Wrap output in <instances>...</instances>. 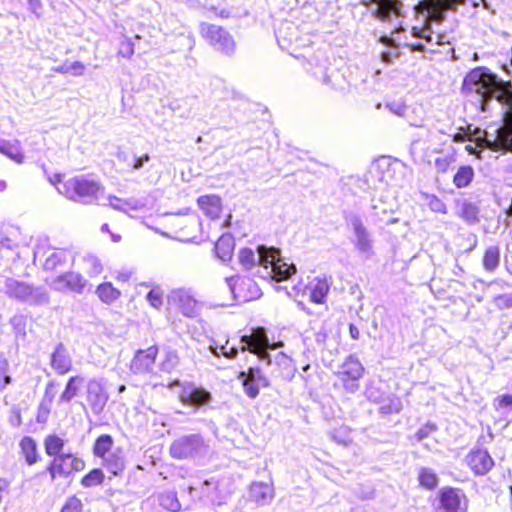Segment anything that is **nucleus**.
<instances>
[{"label":"nucleus","mask_w":512,"mask_h":512,"mask_svg":"<svg viewBox=\"0 0 512 512\" xmlns=\"http://www.w3.org/2000/svg\"><path fill=\"white\" fill-rule=\"evenodd\" d=\"M354 234L356 236V248L365 253H369L372 250V243L369 237V233L362 223V221L358 218L354 219L352 222Z\"/></svg>","instance_id":"nucleus-30"},{"label":"nucleus","mask_w":512,"mask_h":512,"mask_svg":"<svg viewBox=\"0 0 512 512\" xmlns=\"http://www.w3.org/2000/svg\"><path fill=\"white\" fill-rule=\"evenodd\" d=\"M428 205H429L430 209L436 213H440V214L447 213L446 205L442 202L441 199H439L435 195L429 197Z\"/></svg>","instance_id":"nucleus-50"},{"label":"nucleus","mask_w":512,"mask_h":512,"mask_svg":"<svg viewBox=\"0 0 512 512\" xmlns=\"http://www.w3.org/2000/svg\"><path fill=\"white\" fill-rule=\"evenodd\" d=\"M70 69L73 71L74 75H82L85 70V66L82 62L75 61L71 64Z\"/></svg>","instance_id":"nucleus-54"},{"label":"nucleus","mask_w":512,"mask_h":512,"mask_svg":"<svg viewBox=\"0 0 512 512\" xmlns=\"http://www.w3.org/2000/svg\"><path fill=\"white\" fill-rule=\"evenodd\" d=\"M465 0H422L417 8L427 13V18L431 21L442 22L445 18L444 12L454 10Z\"/></svg>","instance_id":"nucleus-11"},{"label":"nucleus","mask_w":512,"mask_h":512,"mask_svg":"<svg viewBox=\"0 0 512 512\" xmlns=\"http://www.w3.org/2000/svg\"><path fill=\"white\" fill-rule=\"evenodd\" d=\"M288 297L293 299L298 308L302 310L307 315H314L313 311L307 307L304 303V298L307 296V285L303 283L302 280H299L297 283L292 284L290 288L284 287Z\"/></svg>","instance_id":"nucleus-28"},{"label":"nucleus","mask_w":512,"mask_h":512,"mask_svg":"<svg viewBox=\"0 0 512 512\" xmlns=\"http://www.w3.org/2000/svg\"><path fill=\"white\" fill-rule=\"evenodd\" d=\"M258 251L262 258V262L270 263L272 265L273 279L282 281L288 278L291 274L296 272V268L292 264H287L281 259H275L273 254L268 255L263 246L258 247Z\"/></svg>","instance_id":"nucleus-18"},{"label":"nucleus","mask_w":512,"mask_h":512,"mask_svg":"<svg viewBox=\"0 0 512 512\" xmlns=\"http://www.w3.org/2000/svg\"><path fill=\"white\" fill-rule=\"evenodd\" d=\"M114 445V439L109 434H101L93 444V455L102 460V465L117 476L125 469V461L122 456L117 453H110Z\"/></svg>","instance_id":"nucleus-4"},{"label":"nucleus","mask_w":512,"mask_h":512,"mask_svg":"<svg viewBox=\"0 0 512 512\" xmlns=\"http://www.w3.org/2000/svg\"><path fill=\"white\" fill-rule=\"evenodd\" d=\"M237 378L241 381L245 394L250 399H255L259 395V388L255 383V379L247 374L245 371H241Z\"/></svg>","instance_id":"nucleus-41"},{"label":"nucleus","mask_w":512,"mask_h":512,"mask_svg":"<svg viewBox=\"0 0 512 512\" xmlns=\"http://www.w3.org/2000/svg\"><path fill=\"white\" fill-rule=\"evenodd\" d=\"M143 163L148 162L150 160V156L148 154H144L139 157Z\"/></svg>","instance_id":"nucleus-62"},{"label":"nucleus","mask_w":512,"mask_h":512,"mask_svg":"<svg viewBox=\"0 0 512 512\" xmlns=\"http://www.w3.org/2000/svg\"><path fill=\"white\" fill-rule=\"evenodd\" d=\"M478 207L471 203L464 201L461 204L459 216L467 222H475L478 219Z\"/></svg>","instance_id":"nucleus-43"},{"label":"nucleus","mask_w":512,"mask_h":512,"mask_svg":"<svg viewBox=\"0 0 512 512\" xmlns=\"http://www.w3.org/2000/svg\"><path fill=\"white\" fill-rule=\"evenodd\" d=\"M201 38L211 46L214 51L224 56H231L236 50V41L225 27L213 23L202 22L199 25Z\"/></svg>","instance_id":"nucleus-3"},{"label":"nucleus","mask_w":512,"mask_h":512,"mask_svg":"<svg viewBox=\"0 0 512 512\" xmlns=\"http://www.w3.org/2000/svg\"><path fill=\"white\" fill-rule=\"evenodd\" d=\"M498 98L499 99L505 98V103L508 104L511 107V112L510 113H512V92L502 91L501 92V96H498Z\"/></svg>","instance_id":"nucleus-56"},{"label":"nucleus","mask_w":512,"mask_h":512,"mask_svg":"<svg viewBox=\"0 0 512 512\" xmlns=\"http://www.w3.org/2000/svg\"><path fill=\"white\" fill-rule=\"evenodd\" d=\"M494 421L502 425L512 422V395L502 394L493 400Z\"/></svg>","instance_id":"nucleus-19"},{"label":"nucleus","mask_w":512,"mask_h":512,"mask_svg":"<svg viewBox=\"0 0 512 512\" xmlns=\"http://www.w3.org/2000/svg\"><path fill=\"white\" fill-rule=\"evenodd\" d=\"M175 226L179 237L185 241H194L201 235V221L195 213L178 216Z\"/></svg>","instance_id":"nucleus-13"},{"label":"nucleus","mask_w":512,"mask_h":512,"mask_svg":"<svg viewBox=\"0 0 512 512\" xmlns=\"http://www.w3.org/2000/svg\"><path fill=\"white\" fill-rule=\"evenodd\" d=\"M85 461L72 453H65L54 457L47 465L44 472L38 476L49 474L50 482H54L57 478H68L73 473L81 472L85 469Z\"/></svg>","instance_id":"nucleus-5"},{"label":"nucleus","mask_w":512,"mask_h":512,"mask_svg":"<svg viewBox=\"0 0 512 512\" xmlns=\"http://www.w3.org/2000/svg\"><path fill=\"white\" fill-rule=\"evenodd\" d=\"M436 499V508L441 512L468 511L469 499L462 488L444 486L438 491Z\"/></svg>","instance_id":"nucleus-6"},{"label":"nucleus","mask_w":512,"mask_h":512,"mask_svg":"<svg viewBox=\"0 0 512 512\" xmlns=\"http://www.w3.org/2000/svg\"><path fill=\"white\" fill-rule=\"evenodd\" d=\"M212 400V395L209 391L202 387H193L186 394L183 402L189 405L203 406Z\"/></svg>","instance_id":"nucleus-34"},{"label":"nucleus","mask_w":512,"mask_h":512,"mask_svg":"<svg viewBox=\"0 0 512 512\" xmlns=\"http://www.w3.org/2000/svg\"><path fill=\"white\" fill-rule=\"evenodd\" d=\"M33 293V287L29 284L12 281L7 286V294L9 297L17 300H25Z\"/></svg>","instance_id":"nucleus-36"},{"label":"nucleus","mask_w":512,"mask_h":512,"mask_svg":"<svg viewBox=\"0 0 512 512\" xmlns=\"http://www.w3.org/2000/svg\"><path fill=\"white\" fill-rule=\"evenodd\" d=\"M8 370L9 364L7 360L0 359V391H2L11 382Z\"/></svg>","instance_id":"nucleus-49"},{"label":"nucleus","mask_w":512,"mask_h":512,"mask_svg":"<svg viewBox=\"0 0 512 512\" xmlns=\"http://www.w3.org/2000/svg\"><path fill=\"white\" fill-rule=\"evenodd\" d=\"M86 400L94 413H101L106 406L108 396L100 383L91 380L87 385Z\"/></svg>","instance_id":"nucleus-20"},{"label":"nucleus","mask_w":512,"mask_h":512,"mask_svg":"<svg viewBox=\"0 0 512 512\" xmlns=\"http://www.w3.org/2000/svg\"><path fill=\"white\" fill-rule=\"evenodd\" d=\"M95 293L99 300L107 305L113 304L121 297V291L108 281L100 283Z\"/></svg>","instance_id":"nucleus-32"},{"label":"nucleus","mask_w":512,"mask_h":512,"mask_svg":"<svg viewBox=\"0 0 512 512\" xmlns=\"http://www.w3.org/2000/svg\"><path fill=\"white\" fill-rule=\"evenodd\" d=\"M376 5L372 14L381 21L388 20L391 16H399L401 3L399 0H371Z\"/></svg>","instance_id":"nucleus-24"},{"label":"nucleus","mask_w":512,"mask_h":512,"mask_svg":"<svg viewBox=\"0 0 512 512\" xmlns=\"http://www.w3.org/2000/svg\"><path fill=\"white\" fill-rule=\"evenodd\" d=\"M60 512H84V504L77 495H72L66 499Z\"/></svg>","instance_id":"nucleus-45"},{"label":"nucleus","mask_w":512,"mask_h":512,"mask_svg":"<svg viewBox=\"0 0 512 512\" xmlns=\"http://www.w3.org/2000/svg\"><path fill=\"white\" fill-rule=\"evenodd\" d=\"M463 88L469 92H475L484 98L495 95L496 99L502 103H505V98H498V96H501V92H511L506 84L498 81L494 74L482 66L475 67L467 73L464 78Z\"/></svg>","instance_id":"nucleus-2"},{"label":"nucleus","mask_w":512,"mask_h":512,"mask_svg":"<svg viewBox=\"0 0 512 512\" xmlns=\"http://www.w3.org/2000/svg\"><path fill=\"white\" fill-rule=\"evenodd\" d=\"M363 373L364 368L361 362L356 358L349 357L338 372V378L348 391L353 392L359 388L358 380Z\"/></svg>","instance_id":"nucleus-10"},{"label":"nucleus","mask_w":512,"mask_h":512,"mask_svg":"<svg viewBox=\"0 0 512 512\" xmlns=\"http://www.w3.org/2000/svg\"><path fill=\"white\" fill-rule=\"evenodd\" d=\"M307 295L309 301L316 305H325L327 307L328 295L331 284L327 277L318 276L307 285Z\"/></svg>","instance_id":"nucleus-16"},{"label":"nucleus","mask_w":512,"mask_h":512,"mask_svg":"<svg viewBox=\"0 0 512 512\" xmlns=\"http://www.w3.org/2000/svg\"><path fill=\"white\" fill-rule=\"evenodd\" d=\"M257 252L259 251L257 250ZM238 260L244 269L249 270L253 268L259 261H262V258L260 253L257 255L254 250L245 247L239 250Z\"/></svg>","instance_id":"nucleus-38"},{"label":"nucleus","mask_w":512,"mask_h":512,"mask_svg":"<svg viewBox=\"0 0 512 512\" xmlns=\"http://www.w3.org/2000/svg\"><path fill=\"white\" fill-rule=\"evenodd\" d=\"M19 453L29 466H33L41 461L37 442L31 436H24L20 439Z\"/></svg>","instance_id":"nucleus-25"},{"label":"nucleus","mask_w":512,"mask_h":512,"mask_svg":"<svg viewBox=\"0 0 512 512\" xmlns=\"http://www.w3.org/2000/svg\"><path fill=\"white\" fill-rule=\"evenodd\" d=\"M464 136H465L464 134L457 133L454 135L453 140L456 142H461L464 140Z\"/></svg>","instance_id":"nucleus-60"},{"label":"nucleus","mask_w":512,"mask_h":512,"mask_svg":"<svg viewBox=\"0 0 512 512\" xmlns=\"http://www.w3.org/2000/svg\"><path fill=\"white\" fill-rule=\"evenodd\" d=\"M483 267L487 272H493L500 264V248L490 246L484 251L482 259Z\"/></svg>","instance_id":"nucleus-37"},{"label":"nucleus","mask_w":512,"mask_h":512,"mask_svg":"<svg viewBox=\"0 0 512 512\" xmlns=\"http://www.w3.org/2000/svg\"><path fill=\"white\" fill-rule=\"evenodd\" d=\"M50 365L58 375H66L73 369L72 359L63 344H58L51 354Z\"/></svg>","instance_id":"nucleus-22"},{"label":"nucleus","mask_w":512,"mask_h":512,"mask_svg":"<svg viewBox=\"0 0 512 512\" xmlns=\"http://www.w3.org/2000/svg\"><path fill=\"white\" fill-rule=\"evenodd\" d=\"M251 501L257 504H264L274 497V488L272 483L253 482L249 489Z\"/></svg>","instance_id":"nucleus-27"},{"label":"nucleus","mask_w":512,"mask_h":512,"mask_svg":"<svg viewBox=\"0 0 512 512\" xmlns=\"http://www.w3.org/2000/svg\"><path fill=\"white\" fill-rule=\"evenodd\" d=\"M105 481V474L100 468H93L86 473L80 480V484L84 488H92L102 485Z\"/></svg>","instance_id":"nucleus-39"},{"label":"nucleus","mask_w":512,"mask_h":512,"mask_svg":"<svg viewBox=\"0 0 512 512\" xmlns=\"http://www.w3.org/2000/svg\"><path fill=\"white\" fill-rule=\"evenodd\" d=\"M147 300L154 308L162 305V293L157 289H151L147 294Z\"/></svg>","instance_id":"nucleus-52"},{"label":"nucleus","mask_w":512,"mask_h":512,"mask_svg":"<svg viewBox=\"0 0 512 512\" xmlns=\"http://www.w3.org/2000/svg\"><path fill=\"white\" fill-rule=\"evenodd\" d=\"M84 384V377L80 374L68 378L65 388L59 396L58 402L61 404L69 403L75 398Z\"/></svg>","instance_id":"nucleus-29"},{"label":"nucleus","mask_w":512,"mask_h":512,"mask_svg":"<svg viewBox=\"0 0 512 512\" xmlns=\"http://www.w3.org/2000/svg\"><path fill=\"white\" fill-rule=\"evenodd\" d=\"M134 54V42L129 39L125 38L119 43L118 47V55L122 58H130Z\"/></svg>","instance_id":"nucleus-48"},{"label":"nucleus","mask_w":512,"mask_h":512,"mask_svg":"<svg viewBox=\"0 0 512 512\" xmlns=\"http://www.w3.org/2000/svg\"><path fill=\"white\" fill-rule=\"evenodd\" d=\"M55 386L54 382H49L45 388V397H47L49 389L53 388Z\"/></svg>","instance_id":"nucleus-61"},{"label":"nucleus","mask_w":512,"mask_h":512,"mask_svg":"<svg viewBox=\"0 0 512 512\" xmlns=\"http://www.w3.org/2000/svg\"><path fill=\"white\" fill-rule=\"evenodd\" d=\"M0 153L8 156L18 163H21L24 159V154L20 148L7 142H0Z\"/></svg>","instance_id":"nucleus-42"},{"label":"nucleus","mask_w":512,"mask_h":512,"mask_svg":"<svg viewBox=\"0 0 512 512\" xmlns=\"http://www.w3.org/2000/svg\"><path fill=\"white\" fill-rule=\"evenodd\" d=\"M205 447L200 434H188L174 439L169 446V455L175 460H187L197 456Z\"/></svg>","instance_id":"nucleus-7"},{"label":"nucleus","mask_w":512,"mask_h":512,"mask_svg":"<svg viewBox=\"0 0 512 512\" xmlns=\"http://www.w3.org/2000/svg\"><path fill=\"white\" fill-rule=\"evenodd\" d=\"M232 292L241 301H251L261 294L258 285L249 278H237L232 286Z\"/></svg>","instance_id":"nucleus-21"},{"label":"nucleus","mask_w":512,"mask_h":512,"mask_svg":"<svg viewBox=\"0 0 512 512\" xmlns=\"http://www.w3.org/2000/svg\"><path fill=\"white\" fill-rule=\"evenodd\" d=\"M416 435H417V438L419 440H421V439H423V438H425L427 436V432L425 430H423V429H420V430L417 431Z\"/></svg>","instance_id":"nucleus-59"},{"label":"nucleus","mask_w":512,"mask_h":512,"mask_svg":"<svg viewBox=\"0 0 512 512\" xmlns=\"http://www.w3.org/2000/svg\"><path fill=\"white\" fill-rule=\"evenodd\" d=\"M196 203L199 209L210 219H219L222 210V198L215 194H205L197 198Z\"/></svg>","instance_id":"nucleus-23"},{"label":"nucleus","mask_w":512,"mask_h":512,"mask_svg":"<svg viewBox=\"0 0 512 512\" xmlns=\"http://www.w3.org/2000/svg\"><path fill=\"white\" fill-rule=\"evenodd\" d=\"M57 191L69 200L81 203H90L97 199L101 191V185L98 181L88 178L84 175H77L64 179L61 175H55L51 179Z\"/></svg>","instance_id":"nucleus-1"},{"label":"nucleus","mask_w":512,"mask_h":512,"mask_svg":"<svg viewBox=\"0 0 512 512\" xmlns=\"http://www.w3.org/2000/svg\"><path fill=\"white\" fill-rule=\"evenodd\" d=\"M143 164L144 163L141 161V159L139 157H136L133 161V168L140 169V168H142Z\"/></svg>","instance_id":"nucleus-58"},{"label":"nucleus","mask_w":512,"mask_h":512,"mask_svg":"<svg viewBox=\"0 0 512 512\" xmlns=\"http://www.w3.org/2000/svg\"><path fill=\"white\" fill-rule=\"evenodd\" d=\"M158 354L159 349L155 345L136 351L130 362V371L134 374L152 372Z\"/></svg>","instance_id":"nucleus-12"},{"label":"nucleus","mask_w":512,"mask_h":512,"mask_svg":"<svg viewBox=\"0 0 512 512\" xmlns=\"http://www.w3.org/2000/svg\"><path fill=\"white\" fill-rule=\"evenodd\" d=\"M180 362V357L175 350H167L161 362V369L165 372L174 370Z\"/></svg>","instance_id":"nucleus-44"},{"label":"nucleus","mask_w":512,"mask_h":512,"mask_svg":"<svg viewBox=\"0 0 512 512\" xmlns=\"http://www.w3.org/2000/svg\"><path fill=\"white\" fill-rule=\"evenodd\" d=\"M237 353L238 350L233 346H229L228 341L225 343V345L215 347V354L222 355L227 358H234L236 357Z\"/></svg>","instance_id":"nucleus-51"},{"label":"nucleus","mask_w":512,"mask_h":512,"mask_svg":"<svg viewBox=\"0 0 512 512\" xmlns=\"http://www.w3.org/2000/svg\"><path fill=\"white\" fill-rule=\"evenodd\" d=\"M474 176L475 172L472 166L461 165L453 176V185L458 189L466 188L472 183Z\"/></svg>","instance_id":"nucleus-35"},{"label":"nucleus","mask_w":512,"mask_h":512,"mask_svg":"<svg viewBox=\"0 0 512 512\" xmlns=\"http://www.w3.org/2000/svg\"><path fill=\"white\" fill-rule=\"evenodd\" d=\"M71 262V255L68 251L58 250L45 259L43 269L46 272L55 273L68 267Z\"/></svg>","instance_id":"nucleus-26"},{"label":"nucleus","mask_w":512,"mask_h":512,"mask_svg":"<svg viewBox=\"0 0 512 512\" xmlns=\"http://www.w3.org/2000/svg\"><path fill=\"white\" fill-rule=\"evenodd\" d=\"M370 177L381 184L390 185L397 181L396 164L389 159L377 160L369 169Z\"/></svg>","instance_id":"nucleus-15"},{"label":"nucleus","mask_w":512,"mask_h":512,"mask_svg":"<svg viewBox=\"0 0 512 512\" xmlns=\"http://www.w3.org/2000/svg\"><path fill=\"white\" fill-rule=\"evenodd\" d=\"M86 285L84 277L76 272L63 273L51 281L52 288L57 292L81 293Z\"/></svg>","instance_id":"nucleus-14"},{"label":"nucleus","mask_w":512,"mask_h":512,"mask_svg":"<svg viewBox=\"0 0 512 512\" xmlns=\"http://www.w3.org/2000/svg\"><path fill=\"white\" fill-rule=\"evenodd\" d=\"M179 309L188 317L196 314V301L187 295L179 296Z\"/></svg>","instance_id":"nucleus-46"},{"label":"nucleus","mask_w":512,"mask_h":512,"mask_svg":"<svg viewBox=\"0 0 512 512\" xmlns=\"http://www.w3.org/2000/svg\"><path fill=\"white\" fill-rule=\"evenodd\" d=\"M235 241L229 234L221 235L215 243L214 251L222 261H229L233 257Z\"/></svg>","instance_id":"nucleus-31"},{"label":"nucleus","mask_w":512,"mask_h":512,"mask_svg":"<svg viewBox=\"0 0 512 512\" xmlns=\"http://www.w3.org/2000/svg\"><path fill=\"white\" fill-rule=\"evenodd\" d=\"M417 479L420 487L426 490L435 489L439 483L437 475L429 468H421L419 470Z\"/></svg>","instance_id":"nucleus-40"},{"label":"nucleus","mask_w":512,"mask_h":512,"mask_svg":"<svg viewBox=\"0 0 512 512\" xmlns=\"http://www.w3.org/2000/svg\"><path fill=\"white\" fill-rule=\"evenodd\" d=\"M245 372L249 374L251 377H253L255 380L261 381L264 386H269L267 379L263 376L262 371L259 367H250Z\"/></svg>","instance_id":"nucleus-53"},{"label":"nucleus","mask_w":512,"mask_h":512,"mask_svg":"<svg viewBox=\"0 0 512 512\" xmlns=\"http://www.w3.org/2000/svg\"><path fill=\"white\" fill-rule=\"evenodd\" d=\"M125 389H126L125 385H121L118 390L120 393H122L125 391Z\"/></svg>","instance_id":"nucleus-64"},{"label":"nucleus","mask_w":512,"mask_h":512,"mask_svg":"<svg viewBox=\"0 0 512 512\" xmlns=\"http://www.w3.org/2000/svg\"><path fill=\"white\" fill-rule=\"evenodd\" d=\"M454 162L455 158L452 155L437 157L435 159V167L437 172L441 174L447 173Z\"/></svg>","instance_id":"nucleus-47"},{"label":"nucleus","mask_w":512,"mask_h":512,"mask_svg":"<svg viewBox=\"0 0 512 512\" xmlns=\"http://www.w3.org/2000/svg\"><path fill=\"white\" fill-rule=\"evenodd\" d=\"M481 143L493 151L500 149L512 150V113H507L505 125L496 130V135H490L485 132Z\"/></svg>","instance_id":"nucleus-8"},{"label":"nucleus","mask_w":512,"mask_h":512,"mask_svg":"<svg viewBox=\"0 0 512 512\" xmlns=\"http://www.w3.org/2000/svg\"><path fill=\"white\" fill-rule=\"evenodd\" d=\"M465 464L475 476H483L494 467V460L490 453L483 448L470 450L465 456Z\"/></svg>","instance_id":"nucleus-9"},{"label":"nucleus","mask_w":512,"mask_h":512,"mask_svg":"<svg viewBox=\"0 0 512 512\" xmlns=\"http://www.w3.org/2000/svg\"><path fill=\"white\" fill-rule=\"evenodd\" d=\"M241 342L247 344L241 351L249 350L253 354L263 355L268 349V337L262 327L253 328L250 335H243Z\"/></svg>","instance_id":"nucleus-17"},{"label":"nucleus","mask_w":512,"mask_h":512,"mask_svg":"<svg viewBox=\"0 0 512 512\" xmlns=\"http://www.w3.org/2000/svg\"><path fill=\"white\" fill-rule=\"evenodd\" d=\"M413 48L415 50L421 51L423 49V46L420 43H416V44L413 45Z\"/></svg>","instance_id":"nucleus-63"},{"label":"nucleus","mask_w":512,"mask_h":512,"mask_svg":"<svg viewBox=\"0 0 512 512\" xmlns=\"http://www.w3.org/2000/svg\"><path fill=\"white\" fill-rule=\"evenodd\" d=\"M349 333L354 340H358L360 337V330L354 324L349 325Z\"/></svg>","instance_id":"nucleus-57"},{"label":"nucleus","mask_w":512,"mask_h":512,"mask_svg":"<svg viewBox=\"0 0 512 512\" xmlns=\"http://www.w3.org/2000/svg\"><path fill=\"white\" fill-rule=\"evenodd\" d=\"M412 33H413V35H414V36H416V37L426 39L427 41H430V40H431V35L426 34V33H425V31H424V29H422V28L413 27V28H412Z\"/></svg>","instance_id":"nucleus-55"},{"label":"nucleus","mask_w":512,"mask_h":512,"mask_svg":"<svg viewBox=\"0 0 512 512\" xmlns=\"http://www.w3.org/2000/svg\"><path fill=\"white\" fill-rule=\"evenodd\" d=\"M43 445L45 453L49 457L54 458L64 454L65 440L57 434L47 435L44 438Z\"/></svg>","instance_id":"nucleus-33"}]
</instances>
